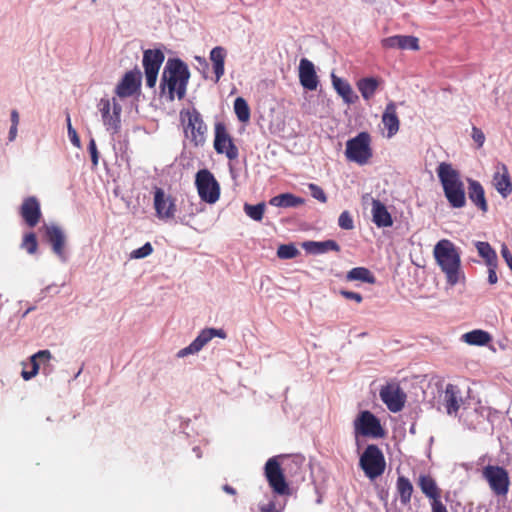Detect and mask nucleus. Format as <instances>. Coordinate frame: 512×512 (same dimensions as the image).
Masks as SVG:
<instances>
[{"instance_id": "nucleus-1", "label": "nucleus", "mask_w": 512, "mask_h": 512, "mask_svg": "<svg viewBox=\"0 0 512 512\" xmlns=\"http://www.w3.org/2000/svg\"><path fill=\"white\" fill-rule=\"evenodd\" d=\"M190 71L185 62L179 58H169L162 72L160 89L166 99H183L186 95Z\"/></svg>"}, {"instance_id": "nucleus-2", "label": "nucleus", "mask_w": 512, "mask_h": 512, "mask_svg": "<svg viewBox=\"0 0 512 512\" xmlns=\"http://www.w3.org/2000/svg\"><path fill=\"white\" fill-rule=\"evenodd\" d=\"M433 256L449 285L454 286L461 280H464V272L461 267V252L451 240H439L433 248Z\"/></svg>"}, {"instance_id": "nucleus-3", "label": "nucleus", "mask_w": 512, "mask_h": 512, "mask_svg": "<svg viewBox=\"0 0 512 512\" xmlns=\"http://www.w3.org/2000/svg\"><path fill=\"white\" fill-rule=\"evenodd\" d=\"M437 176L449 205L463 208L466 205V193L459 171L451 163L441 162L437 167Z\"/></svg>"}, {"instance_id": "nucleus-4", "label": "nucleus", "mask_w": 512, "mask_h": 512, "mask_svg": "<svg viewBox=\"0 0 512 512\" xmlns=\"http://www.w3.org/2000/svg\"><path fill=\"white\" fill-rule=\"evenodd\" d=\"M345 156L349 161L365 165L373 156L371 136L368 132H360L346 142Z\"/></svg>"}, {"instance_id": "nucleus-5", "label": "nucleus", "mask_w": 512, "mask_h": 512, "mask_svg": "<svg viewBox=\"0 0 512 512\" xmlns=\"http://www.w3.org/2000/svg\"><path fill=\"white\" fill-rule=\"evenodd\" d=\"M359 466L369 479L381 476L386 468L383 452L375 444H369L359 459Z\"/></svg>"}, {"instance_id": "nucleus-6", "label": "nucleus", "mask_w": 512, "mask_h": 512, "mask_svg": "<svg viewBox=\"0 0 512 512\" xmlns=\"http://www.w3.org/2000/svg\"><path fill=\"white\" fill-rule=\"evenodd\" d=\"M195 186L202 201L214 204L219 200L220 185L210 170L200 169L196 173Z\"/></svg>"}, {"instance_id": "nucleus-7", "label": "nucleus", "mask_w": 512, "mask_h": 512, "mask_svg": "<svg viewBox=\"0 0 512 512\" xmlns=\"http://www.w3.org/2000/svg\"><path fill=\"white\" fill-rule=\"evenodd\" d=\"M187 117V124L184 126L185 136L195 146H203L206 142L207 125L204 123L200 112L197 109L181 112V118Z\"/></svg>"}, {"instance_id": "nucleus-8", "label": "nucleus", "mask_w": 512, "mask_h": 512, "mask_svg": "<svg viewBox=\"0 0 512 512\" xmlns=\"http://www.w3.org/2000/svg\"><path fill=\"white\" fill-rule=\"evenodd\" d=\"M98 107L106 130L112 135L119 133L121 128L122 107L116 98H113L112 101L102 98L99 101Z\"/></svg>"}, {"instance_id": "nucleus-9", "label": "nucleus", "mask_w": 512, "mask_h": 512, "mask_svg": "<svg viewBox=\"0 0 512 512\" xmlns=\"http://www.w3.org/2000/svg\"><path fill=\"white\" fill-rule=\"evenodd\" d=\"M482 475L495 495H507L510 479L508 471L505 468L497 465H487L483 468Z\"/></svg>"}, {"instance_id": "nucleus-10", "label": "nucleus", "mask_w": 512, "mask_h": 512, "mask_svg": "<svg viewBox=\"0 0 512 512\" xmlns=\"http://www.w3.org/2000/svg\"><path fill=\"white\" fill-rule=\"evenodd\" d=\"M355 436L382 438L385 431L381 426L380 420L370 411H361L354 420Z\"/></svg>"}, {"instance_id": "nucleus-11", "label": "nucleus", "mask_w": 512, "mask_h": 512, "mask_svg": "<svg viewBox=\"0 0 512 512\" xmlns=\"http://www.w3.org/2000/svg\"><path fill=\"white\" fill-rule=\"evenodd\" d=\"M153 207L156 217L160 220L174 219L177 213L176 198L160 187L154 188Z\"/></svg>"}, {"instance_id": "nucleus-12", "label": "nucleus", "mask_w": 512, "mask_h": 512, "mask_svg": "<svg viewBox=\"0 0 512 512\" xmlns=\"http://www.w3.org/2000/svg\"><path fill=\"white\" fill-rule=\"evenodd\" d=\"M165 55L160 49H148L143 53V67L146 77V85L154 88L157 82L158 73Z\"/></svg>"}, {"instance_id": "nucleus-13", "label": "nucleus", "mask_w": 512, "mask_h": 512, "mask_svg": "<svg viewBox=\"0 0 512 512\" xmlns=\"http://www.w3.org/2000/svg\"><path fill=\"white\" fill-rule=\"evenodd\" d=\"M214 149L218 154H225L229 160H235L239 155L238 148L223 123L215 125Z\"/></svg>"}, {"instance_id": "nucleus-14", "label": "nucleus", "mask_w": 512, "mask_h": 512, "mask_svg": "<svg viewBox=\"0 0 512 512\" xmlns=\"http://www.w3.org/2000/svg\"><path fill=\"white\" fill-rule=\"evenodd\" d=\"M142 73L138 68L127 71L116 85L115 94L119 98H128L140 92Z\"/></svg>"}, {"instance_id": "nucleus-15", "label": "nucleus", "mask_w": 512, "mask_h": 512, "mask_svg": "<svg viewBox=\"0 0 512 512\" xmlns=\"http://www.w3.org/2000/svg\"><path fill=\"white\" fill-rule=\"evenodd\" d=\"M265 476L270 487L279 495H284L288 492V484L281 469L280 463L275 457L268 459L265 464Z\"/></svg>"}, {"instance_id": "nucleus-16", "label": "nucleus", "mask_w": 512, "mask_h": 512, "mask_svg": "<svg viewBox=\"0 0 512 512\" xmlns=\"http://www.w3.org/2000/svg\"><path fill=\"white\" fill-rule=\"evenodd\" d=\"M214 337L225 339L227 337V334L223 329H203L199 333V335L190 343V345L178 351L177 357L183 358L190 354L198 353Z\"/></svg>"}, {"instance_id": "nucleus-17", "label": "nucleus", "mask_w": 512, "mask_h": 512, "mask_svg": "<svg viewBox=\"0 0 512 512\" xmlns=\"http://www.w3.org/2000/svg\"><path fill=\"white\" fill-rule=\"evenodd\" d=\"M379 394L389 411L397 413L403 409L406 402V394L398 384H387L383 386Z\"/></svg>"}, {"instance_id": "nucleus-18", "label": "nucleus", "mask_w": 512, "mask_h": 512, "mask_svg": "<svg viewBox=\"0 0 512 512\" xmlns=\"http://www.w3.org/2000/svg\"><path fill=\"white\" fill-rule=\"evenodd\" d=\"M18 213L29 228L36 227L42 218L40 201L35 196L24 198L19 206Z\"/></svg>"}, {"instance_id": "nucleus-19", "label": "nucleus", "mask_w": 512, "mask_h": 512, "mask_svg": "<svg viewBox=\"0 0 512 512\" xmlns=\"http://www.w3.org/2000/svg\"><path fill=\"white\" fill-rule=\"evenodd\" d=\"M492 184L497 192L507 198L512 192V181L507 166L498 162L492 178Z\"/></svg>"}, {"instance_id": "nucleus-20", "label": "nucleus", "mask_w": 512, "mask_h": 512, "mask_svg": "<svg viewBox=\"0 0 512 512\" xmlns=\"http://www.w3.org/2000/svg\"><path fill=\"white\" fill-rule=\"evenodd\" d=\"M45 236L51 244L52 251L62 260H66V237L63 230L57 225H45Z\"/></svg>"}, {"instance_id": "nucleus-21", "label": "nucleus", "mask_w": 512, "mask_h": 512, "mask_svg": "<svg viewBox=\"0 0 512 512\" xmlns=\"http://www.w3.org/2000/svg\"><path fill=\"white\" fill-rule=\"evenodd\" d=\"M381 44L386 49H401V50H413L417 51L420 49L419 40L417 37L412 35H394L384 38Z\"/></svg>"}, {"instance_id": "nucleus-22", "label": "nucleus", "mask_w": 512, "mask_h": 512, "mask_svg": "<svg viewBox=\"0 0 512 512\" xmlns=\"http://www.w3.org/2000/svg\"><path fill=\"white\" fill-rule=\"evenodd\" d=\"M299 80L301 85L308 90H316L318 86V77L313 63L303 58L299 64Z\"/></svg>"}, {"instance_id": "nucleus-23", "label": "nucleus", "mask_w": 512, "mask_h": 512, "mask_svg": "<svg viewBox=\"0 0 512 512\" xmlns=\"http://www.w3.org/2000/svg\"><path fill=\"white\" fill-rule=\"evenodd\" d=\"M417 485L422 493L431 500V503L441 501V489L431 475L420 474L417 479Z\"/></svg>"}, {"instance_id": "nucleus-24", "label": "nucleus", "mask_w": 512, "mask_h": 512, "mask_svg": "<svg viewBox=\"0 0 512 512\" xmlns=\"http://www.w3.org/2000/svg\"><path fill=\"white\" fill-rule=\"evenodd\" d=\"M468 196L474 205L483 213L488 211V203L485 197V191L480 182L468 179Z\"/></svg>"}, {"instance_id": "nucleus-25", "label": "nucleus", "mask_w": 512, "mask_h": 512, "mask_svg": "<svg viewBox=\"0 0 512 512\" xmlns=\"http://www.w3.org/2000/svg\"><path fill=\"white\" fill-rule=\"evenodd\" d=\"M444 406L449 415L456 414L460 408L462 398L460 396V389L454 384H447L444 391Z\"/></svg>"}, {"instance_id": "nucleus-26", "label": "nucleus", "mask_w": 512, "mask_h": 512, "mask_svg": "<svg viewBox=\"0 0 512 512\" xmlns=\"http://www.w3.org/2000/svg\"><path fill=\"white\" fill-rule=\"evenodd\" d=\"M382 123L388 131V137H392L398 132L400 121L397 116L396 104L394 102H389L386 105L385 111L382 115Z\"/></svg>"}, {"instance_id": "nucleus-27", "label": "nucleus", "mask_w": 512, "mask_h": 512, "mask_svg": "<svg viewBox=\"0 0 512 512\" xmlns=\"http://www.w3.org/2000/svg\"><path fill=\"white\" fill-rule=\"evenodd\" d=\"M226 56H227V51L222 46H216L210 51L209 58L213 65L216 83L220 80V78L225 73L224 65H225Z\"/></svg>"}, {"instance_id": "nucleus-28", "label": "nucleus", "mask_w": 512, "mask_h": 512, "mask_svg": "<svg viewBox=\"0 0 512 512\" xmlns=\"http://www.w3.org/2000/svg\"><path fill=\"white\" fill-rule=\"evenodd\" d=\"M372 216L373 222L378 227H389L393 224L391 214L388 212L386 206L376 199L372 201Z\"/></svg>"}, {"instance_id": "nucleus-29", "label": "nucleus", "mask_w": 512, "mask_h": 512, "mask_svg": "<svg viewBox=\"0 0 512 512\" xmlns=\"http://www.w3.org/2000/svg\"><path fill=\"white\" fill-rule=\"evenodd\" d=\"M51 353L49 350H41L30 357L31 369H23L21 375L24 380H30L37 375L40 367V362H49L51 359Z\"/></svg>"}, {"instance_id": "nucleus-30", "label": "nucleus", "mask_w": 512, "mask_h": 512, "mask_svg": "<svg viewBox=\"0 0 512 512\" xmlns=\"http://www.w3.org/2000/svg\"><path fill=\"white\" fill-rule=\"evenodd\" d=\"M303 249L311 254H323L328 251H340V246L335 240H326L322 242L318 241H306L302 243Z\"/></svg>"}, {"instance_id": "nucleus-31", "label": "nucleus", "mask_w": 512, "mask_h": 512, "mask_svg": "<svg viewBox=\"0 0 512 512\" xmlns=\"http://www.w3.org/2000/svg\"><path fill=\"white\" fill-rule=\"evenodd\" d=\"M332 84L346 104H353L358 100V96L354 93L351 85L346 80L332 74Z\"/></svg>"}, {"instance_id": "nucleus-32", "label": "nucleus", "mask_w": 512, "mask_h": 512, "mask_svg": "<svg viewBox=\"0 0 512 512\" xmlns=\"http://www.w3.org/2000/svg\"><path fill=\"white\" fill-rule=\"evenodd\" d=\"M396 490L402 505H408L411 502L414 487L412 482L405 476H398L396 481Z\"/></svg>"}, {"instance_id": "nucleus-33", "label": "nucleus", "mask_w": 512, "mask_h": 512, "mask_svg": "<svg viewBox=\"0 0 512 512\" xmlns=\"http://www.w3.org/2000/svg\"><path fill=\"white\" fill-rule=\"evenodd\" d=\"M269 203L275 207L289 208L303 205L305 200L291 193H283L272 197Z\"/></svg>"}, {"instance_id": "nucleus-34", "label": "nucleus", "mask_w": 512, "mask_h": 512, "mask_svg": "<svg viewBox=\"0 0 512 512\" xmlns=\"http://www.w3.org/2000/svg\"><path fill=\"white\" fill-rule=\"evenodd\" d=\"M379 86L378 79L374 77L362 78L357 82V88L365 100H370Z\"/></svg>"}, {"instance_id": "nucleus-35", "label": "nucleus", "mask_w": 512, "mask_h": 512, "mask_svg": "<svg viewBox=\"0 0 512 512\" xmlns=\"http://www.w3.org/2000/svg\"><path fill=\"white\" fill-rule=\"evenodd\" d=\"M491 339V335L484 330H473L463 335V340L470 345L484 346Z\"/></svg>"}, {"instance_id": "nucleus-36", "label": "nucleus", "mask_w": 512, "mask_h": 512, "mask_svg": "<svg viewBox=\"0 0 512 512\" xmlns=\"http://www.w3.org/2000/svg\"><path fill=\"white\" fill-rule=\"evenodd\" d=\"M347 280L354 281L359 280L362 282H366L369 284H374L376 282L375 276L372 272L365 267H356L351 269L346 276Z\"/></svg>"}, {"instance_id": "nucleus-37", "label": "nucleus", "mask_w": 512, "mask_h": 512, "mask_svg": "<svg viewBox=\"0 0 512 512\" xmlns=\"http://www.w3.org/2000/svg\"><path fill=\"white\" fill-rule=\"evenodd\" d=\"M476 248L479 255L485 260L486 265L497 262L496 252L492 249L488 242H477Z\"/></svg>"}, {"instance_id": "nucleus-38", "label": "nucleus", "mask_w": 512, "mask_h": 512, "mask_svg": "<svg viewBox=\"0 0 512 512\" xmlns=\"http://www.w3.org/2000/svg\"><path fill=\"white\" fill-rule=\"evenodd\" d=\"M234 111L240 122H247L250 119V108L244 98H236L234 101Z\"/></svg>"}, {"instance_id": "nucleus-39", "label": "nucleus", "mask_w": 512, "mask_h": 512, "mask_svg": "<svg viewBox=\"0 0 512 512\" xmlns=\"http://www.w3.org/2000/svg\"><path fill=\"white\" fill-rule=\"evenodd\" d=\"M20 247L29 254H35L38 250V241L34 232L23 235Z\"/></svg>"}, {"instance_id": "nucleus-40", "label": "nucleus", "mask_w": 512, "mask_h": 512, "mask_svg": "<svg viewBox=\"0 0 512 512\" xmlns=\"http://www.w3.org/2000/svg\"><path fill=\"white\" fill-rule=\"evenodd\" d=\"M245 213L255 221H261L265 211V204L259 203L256 205L244 204Z\"/></svg>"}, {"instance_id": "nucleus-41", "label": "nucleus", "mask_w": 512, "mask_h": 512, "mask_svg": "<svg viewBox=\"0 0 512 512\" xmlns=\"http://www.w3.org/2000/svg\"><path fill=\"white\" fill-rule=\"evenodd\" d=\"M299 255V250L293 244H282L277 249L280 259H293Z\"/></svg>"}, {"instance_id": "nucleus-42", "label": "nucleus", "mask_w": 512, "mask_h": 512, "mask_svg": "<svg viewBox=\"0 0 512 512\" xmlns=\"http://www.w3.org/2000/svg\"><path fill=\"white\" fill-rule=\"evenodd\" d=\"M153 252V247L151 243L147 242L142 247L135 249L131 252L130 258L132 259H141L149 256Z\"/></svg>"}, {"instance_id": "nucleus-43", "label": "nucleus", "mask_w": 512, "mask_h": 512, "mask_svg": "<svg viewBox=\"0 0 512 512\" xmlns=\"http://www.w3.org/2000/svg\"><path fill=\"white\" fill-rule=\"evenodd\" d=\"M338 225L344 230H352L354 221L349 211H343L338 218Z\"/></svg>"}, {"instance_id": "nucleus-44", "label": "nucleus", "mask_w": 512, "mask_h": 512, "mask_svg": "<svg viewBox=\"0 0 512 512\" xmlns=\"http://www.w3.org/2000/svg\"><path fill=\"white\" fill-rule=\"evenodd\" d=\"M308 188H309L313 198L320 201L321 203L327 202V196H326L324 190L320 186H318L317 184H314V183H310V184H308Z\"/></svg>"}, {"instance_id": "nucleus-45", "label": "nucleus", "mask_w": 512, "mask_h": 512, "mask_svg": "<svg viewBox=\"0 0 512 512\" xmlns=\"http://www.w3.org/2000/svg\"><path fill=\"white\" fill-rule=\"evenodd\" d=\"M88 150H89V153L91 155L92 164L94 166H97L98 165V160H99V154H98V150H97V147H96V142H95V140L93 138L89 142Z\"/></svg>"}, {"instance_id": "nucleus-46", "label": "nucleus", "mask_w": 512, "mask_h": 512, "mask_svg": "<svg viewBox=\"0 0 512 512\" xmlns=\"http://www.w3.org/2000/svg\"><path fill=\"white\" fill-rule=\"evenodd\" d=\"M472 138L478 144V147H482L485 141V135L481 129L477 127L472 128Z\"/></svg>"}, {"instance_id": "nucleus-47", "label": "nucleus", "mask_w": 512, "mask_h": 512, "mask_svg": "<svg viewBox=\"0 0 512 512\" xmlns=\"http://www.w3.org/2000/svg\"><path fill=\"white\" fill-rule=\"evenodd\" d=\"M488 266V282L490 284H496L498 277L496 274L497 262L487 265Z\"/></svg>"}, {"instance_id": "nucleus-48", "label": "nucleus", "mask_w": 512, "mask_h": 512, "mask_svg": "<svg viewBox=\"0 0 512 512\" xmlns=\"http://www.w3.org/2000/svg\"><path fill=\"white\" fill-rule=\"evenodd\" d=\"M340 294L345 297L346 299L348 300H354L356 301L357 303H361L362 300H363V297L361 294L359 293H356V292H352V291H347V290H341L340 291Z\"/></svg>"}, {"instance_id": "nucleus-49", "label": "nucleus", "mask_w": 512, "mask_h": 512, "mask_svg": "<svg viewBox=\"0 0 512 512\" xmlns=\"http://www.w3.org/2000/svg\"><path fill=\"white\" fill-rule=\"evenodd\" d=\"M501 255L507 263L508 267L512 270V254L506 245L502 246Z\"/></svg>"}, {"instance_id": "nucleus-50", "label": "nucleus", "mask_w": 512, "mask_h": 512, "mask_svg": "<svg viewBox=\"0 0 512 512\" xmlns=\"http://www.w3.org/2000/svg\"><path fill=\"white\" fill-rule=\"evenodd\" d=\"M68 136L74 146L80 147V138H79L76 130L72 127V125H69Z\"/></svg>"}, {"instance_id": "nucleus-51", "label": "nucleus", "mask_w": 512, "mask_h": 512, "mask_svg": "<svg viewBox=\"0 0 512 512\" xmlns=\"http://www.w3.org/2000/svg\"><path fill=\"white\" fill-rule=\"evenodd\" d=\"M431 512H448L446 506L442 503V501L431 503Z\"/></svg>"}, {"instance_id": "nucleus-52", "label": "nucleus", "mask_w": 512, "mask_h": 512, "mask_svg": "<svg viewBox=\"0 0 512 512\" xmlns=\"http://www.w3.org/2000/svg\"><path fill=\"white\" fill-rule=\"evenodd\" d=\"M11 123V125L15 126H18L19 124V113L15 109L11 111Z\"/></svg>"}, {"instance_id": "nucleus-53", "label": "nucleus", "mask_w": 512, "mask_h": 512, "mask_svg": "<svg viewBox=\"0 0 512 512\" xmlns=\"http://www.w3.org/2000/svg\"><path fill=\"white\" fill-rule=\"evenodd\" d=\"M17 127L18 126H15V125H11L10 127V130H9V141H14L16 136H17Z\"/></svg>"}, {"instance_id": "nucleus-54", "label": "nucleus", "mask_w": 512, "mask_h": 512, "mask_svg": "<svg viewBox=\"0 0 512 512\" xmlns=\"http://www.w3.org/2000/svg\"><path fill=\"white\" fill-rule=\"evenodd\" d=\"M223 490L230 495H236V490L228 484L223 486Z\"/></svg>"}, {"instance_id": "nucleus-55", "label": "nucleus", "mask_w": 512, "mask_h": 512, "mask_svg": "<svg viewBox=\"0 0 512 512\" xmlns=\"http://www.w3.org/2000/svg\"><path fill=\"white\" fill-rule=\"evenodd\" d=\"M261 512H278L273 504H269L261 509Z\"/></svg>"}, {"instance_id": "nucleus-56", "label": "nucleus", "mask_w": 512, "mask_h": 512, "mask_svg": "<svg viewBox=\"0 0 512 512\" xmlns=\"http://www.w3.org/2000/svg\"><path fill=\"white\" fill-rule=\"evenodd\" d=\"M66 121H67V129L69 130V125H72L69 114L67 115Z\"/></svg>"}, {"instance_id": "nucleus-57", "label": "nucleus", "mask_w": 512, "mask_h": 512, "mask_svg": "<svg viewBox=\"0 0 512 512\" xmlns=\"http://www.w3.org/2000/svg\"><path fill=\"white\" fill-rule=\"evenodd\" d=\"M93 2H95L96 0H92Z\"/></svg>"}]
</instances>
